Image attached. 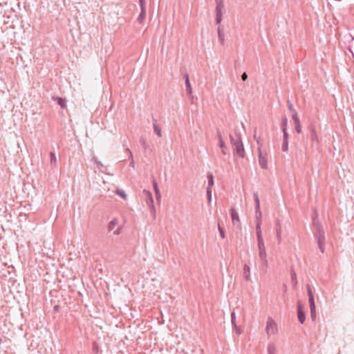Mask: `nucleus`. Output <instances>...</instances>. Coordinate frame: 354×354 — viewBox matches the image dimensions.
I'll list each match as a JSON object with an SVG mask.
<instances>
[{"label": "nucleus", "instance_id": "09e8293b", "mask_svg": "<svg viewBox=\"0 0 354 354\" xmlns=\"http://www.w3.org/2000/svg\"><path fill=\"white\" fill-rule=\"evenodd\" d=\"M1 344V339L0 338V344Z\"/></svg>", "mask_w": 354, "mask_h": 354}, {"label": "nucleus", "instance_id": "e433bc0d", "mask_svg": "<svg viewBox=\"0 0 354 354\" xmlns=\"http://www.w3.org/2000/svg\"><path fill=\"white\" fill-rule=\"evenodd\" d=\"M127 151L129 153L130 158H131V161L130 162V166L134 168L135 166H134V161H133V159L132 153H131V151L129 149H127Z\"/></svg>", "mask_w": 354, "mask_h": 354}, {"label": "nucleus", "instance_id": "5701e85b", "mask_svg": "<svg viewBox=\"0 0 354 354\" xmlns=\"http://www.w3.org/2000/svg\"><path fill=\"white\" fill-rule=\"evenodd\" d=\"M50 161L52 166H55L57 164V158L54 152H50Z\"/></svg>", "mask_w": 354, "mask_h": 354}, {"label": "nucleus", "instance_id": "f257e3e1", "mask_svg": "<svg viewBox=\"0 0 354 354\" xmlns=\"http://www.w3.org/2000/svg\"><path fill=\"white\" fill-rule=\"evenodd\" d=\"M258 256L261 262V269L266 270L268 266L267 252L264 241L257 242Z\"/></svg>", "mask_w": 354, "mask_h": 354}, {"label": "nucleus", "instance_id": "f704fd0d", "mask_svg": "<svg viewBox=\"0 0 354 354\" xmlns=\"http://www.w3.org/2000/svg\"><path fill=\"white\" fill-rule=\"evenodd\" d=\"M287 124H288L287 118H283V120H282V123H281L282 130L283 129H287Z\"/></svg>", "mask_w": 354, "mask_h": 354}, {"label": "nucleus", "instance_id": "c9c22d12", "mask_svg": "<svg viewBox=\"0 0 354 354\" xmlns=\"http://www.w3.org/2000/svg\"><path fill=\"white\" fill-rule=\"evenodd\" d=\"M283 140H288V133L287 129H283Z\"/></svg>", "mask_w": 354, "mask_h": 354}, {"label": "nucleus", "instance_id": "473e14b6", "mask_svg": "<svg viewBox=\"0 0 354 354\" xmlns=\"http://www.w3.org/2000/svg\"><path fill=\"white\" fill-rule=\"evenodd\" d=\"M292 120H294L295 124L300 123L297 112H295V113L292 114Z\"/></svg>", "mask_w": 354, "mask_h": 354}, {"label": "nucleus", "instance_id": "f3484780", "mask_svg": "<svg viewBox=\"0 0 354 354\" xmlns=\"http://www.w3.org/2000/svg\"><path fill=\"white\" fill-rule=\"evenodd\" d=\"M207 180H208V185H207V188H209V189H212V188L214 185V176L212 173H208Z\"/></svg>", "mask_w": 354, "mask_h": 354}, {"label": "nucleus", "instance_id": "20e7f679", "mask_svg": "<svg viewBox=\"0 0 354 354\" xmlns=\"http://www.w3.org/2000/svg\"><path fill=\"white\" fill-rule=\"evenodd\" d=\"M230 141L233 146L234 151L239 157L243 158L245 156V151L241 139L239 138L235 139L232 136H230Z\"/></svg>", "mask_w": 354, "mask_h": 354}, {"label": "nucleus", "instance_id": "4c0bfd02", "mask_svg": "<svg viewBox=\"0 0 354 354\" xmlns=\"http://www.w3.org/2000/svg\"><path fill=\"white\" fill-rule=\"evenodd\" d=\"M233 327H234V330H235V333H236L238 335H241V334L242 333V330H241V328L239 326H238L237 325H236V326H233Z\"/></svg>", "mask_w": 354, "mask_h": 354}, {"label": "nucleus", "instance_id": "37998d69", "mask_svg": "<svg viewBox=\"0 0 354 354\" xmlns=\"http://www.w3.org/2000/svg\"><path fill=\"white\" fill-rule=\"evenodd\" d=\"M248 78V75L245 73H243L241 75V79L243 81H245Z\"/></svg>", "mask_w": 354, "mask_h": 354}, {"label": "nucleus", "instance_id": "2f4dec72", "mask_svg": "<svg viewBox=\"0 0 354 354\" xmlns=\"http://www.w3.org/2000/svg\"><path fill=\"white\" fill-rule=\"evenodd\" d=\"M216 8H223L224 3L223 0H215Z\"/></svg>", "mask_w": 354, "mask_h": 354}, {"label": "nucleus", "instance_id": "4468645a", "mask_svg": "<svg viewBox=\"0 0 354 354\" xmlns=\"http://www.w3.org/2000/svg\"><path fill=\"white\" fill-rule=\"evenodd\" d=\"M153 187L155 192L156 199L160 200L161 198V195L158 188V183L156 180L153 181Z\"/></svg>", "mask_w": 354, "mask_h": 354}, {"label": "nucleus", "instance_id": "58836bf2", "mask_svg": "<svg viewBox=\"0 0 354 354\" xmlns=\"http://www.w3.org/2000/svg\"><path fill=\"white\" fill-rule=\"evenodd\" d=\"M295 130L298 133H300L301 131V123L295 124Z\"/></svg>", "mask_w": 354, "mask_h": 354}, {"label": "nucleus", "instance_id": "ddd939ff", "mask_svg": "<svg viewBox=\"0 0 354 354\" xmlns=\"http://www.w3.org/2000/svg\"><path fill=\"white\" fill-rule=\"evenodd\" d=\"M53 100L54 101H57L58 104L62 108L65 109L66 107V100L63 99L60 97H53Z\"/></svg>", "mask_w": 354, "mask_h": 354}, {"label": "nucleus", "instance_id": "f8f14e48", "mask_svg": "<svg viewBox=\"0 0 354 354\" xmlns=\"http://www.w3.org/2000/svg\"><path fill=\"white\" fill-rule=\"evenodd\" d=\"M256 234H257V242L263 241L262 230H261V225H256Z\"/></svg>", "mask_w": 354, "mask_h": 354}, {"label": "nucleus", "instance_id": "a878e982", "mask_svg": "<svg viewBox=\"0 0 354 354\" xmlns=\"http://www.w3.org/2000/svg\"><path fill=\"white\" fill-rule=\"evenodd\" d=\"M185 85H186V90H187V93L192 94V88L189 80H187V82H185Z\"/></svg>", "mask_w": 354, "mask_h": 354}, {"label": "nucleus", "instance_id": "412c9836", "mask_svg": "<svg viewBox=\"0 0 354 354\" xmlns=\"http://www.w3.org/2000/svg\"><path fill=\"white\" fill-rule=\"evenodd\" d=\"M118 219L114 218L111 220L108 224V230L109 231H112L114 230L115 225L118 224Z\"/></svg>", "mask_w": 354, "mask_h": 354}, {"label": "nucleus", "instance_id": "cd10ccee", "mask_svg": "<svg viewBox=\"0 0 354 354\" xmlns=\"http://www.w3.org/2000/svg\"><path fill=\"white\" fill-rule=\"evenodd\" d=\"M218 140H219V146L221 149H225V145L224 140L222 138L221 133H218Z\"/></svg>", "mask_w": 354, "mask_h": 354}, {"label": "nucleus", "instance_id": "4be33fe9", "mask_svg": "<svg viewBox=\"0 0 354 354\" xmlns=\"http://www.w3.org/2000/svg\"><path fill=\"white\" fill-rule=\"evenodd\" d=\"M307 292H308V302H314L315 301L314 295H313V293L310 288V286L309 285H307Z\"/></svg>", "mask_w": 354, "mask_h": 354}, {"label": "nucleus", "instance_id": "49530a36", "mask_svg": "<svg viewBox=\"0 0 354 354\" xmlns=\"http://www.w3.org/2000/svg\"><path fill=\"white\" fill-rule=\"evenodd\" d=\"M54 310H55V311H58V310H59V306H54Z\"/></svg>", "mask_w": 354, "mask_h": 354}, {"label": "nucleus", "instance_id": "a19ab883", "mask_svg": "<svg viewBox=\"0 0 354 354\" xmlns=\"http://www.w3.org/2000/svg\"><path fill=\"white\" fill-rule=\"evenodd\" d=\"M288 109L292 113V114L295 113V112H296V111L294 109L292 106V104L290 102H288Z\"/></svg>", "mask_w": 354, "mask_h": 354}, {"label": "nucleus", "instance_id": "9d476101", "mask_svg": "<svg viewBox=\"0 0 354 354\" xmlns=\"http://www.w3.org/2000/svg\"><path fill=\"white\" fill-rule=\"evenodd\" d=\"M223 8H216L215 10H216V22L217 24H220L221 21H222V18H223V13H222V10H223Z\"/></svg>", "mask_w": 354, "mask_h": 354}, {"label": "nucleus", "instance_id": "6e6552de", "mask_svg": "<svg viewBox=\"0 0 354 354\" xmlns=\"http://www.w3.org/2000/svg\"><path fill=\"white\" fill-rule=\"evenodd\" d=\"M230 214L232 217V221L233 225H236L240 223V219L238 212L234 208H232L230 209Z\"/></svg>", "mask_w": 354, "mask_h": 354}, {"label": "nucleus", "instance_id": "b1692460", "mask_svg": "<svg viewBox=\"0 0 354 354\" xmlns=\"http://www.w3.org/2000/svg\"><path fill=\"white\" fill-rule=\"evenodd\" d=\"M115 193L117 195H118L119 196H120L121 198H122L123 199H127V194L125 193V192L122 189H118L116 191H115Z\"/></svg>", "mask_w": 354, "mask_h": 354}, {"label": "nucleus", "instance_id": "ea45409f", "mask_svg": "<svg viewBox=\"0 0 354 354\" xmlns=\"http://www.w3.org/2000/svg\"><path fill=\"white\" fill-rule=\"evenodd\" d=\"M311 138L313 140H317V134L315 130L312 131Z\"/></svg>", "mask_w": 354, "mask_h": 354}, {"label": "nucleus", "instance_id": "7ed1b4c3", "mask_svg": "<svg viewBox=\"0 0 354 354\" xmlns=\"http://www.w3.org/2000/svg\"><path fill=\"white\" fill-rule=\"evenodd\" d=\"M266 333L268 337L276 335L278 333L277 322L270 317L267 319L266 324Z\"/></svg>", "mask_w": 354, "mask_h": 354}, {"label": "nucleus", "instance_id": "79ce46f5", "mask_svg": "<svg viewBox=\"0 0 354 354\" xmlns=\"http://www.w3.org/2000/svg\"><path fill=\"white\" fill-rule=\"evenodd\" d=\"M145 0H140V6L141 9H145Z\"/></svg>", "mask_w": 354, "mask_h": 354}, {"label": "nucleus", "instance_id": "39448f33", "mask_svg": "<svg viewBox=\"0 0 354 354\" xmlns=\"http://www.w3.org/2000/svg\"><path fill=\"white\" fill-rule=\"evenodd\" d=\"M258 160L263 169L268 168V153L266 150H262L261 147L258 148Z\"/></svg>", "mask_w": 354, "mask_h": 354}, {"label": "nucleus", "instance_id": "0eeeda50", "mask_svg": "<svg viewBox=\"0 0 354 354\" xmlns=\"http://www.w3.org/2000/svg\"><path fill=\"white\" fill-rule=\"evenodd\" d=\"M304 307L300 304H297V316L301 324H304L306 319V315L304 311Z\"/></svg>", "mask_w": 354, "mask_h": 354}, {"label": "nucleus", "instance_id": "a211bd4d", "mask_svg": "<svg viewBox=\"0 0 354 354\" xmlns=\"http://www.w3.org/2000/svg\"><path fill=\"white\" fill-rule=\"evenodd\" d=\"M268 354H277V348L273 343H270L268 344Z\"/></svg>", "mask_w": 354, "mask_h": 354}, {"label": "nucleus", "instance_id": "7c9ffc66", "mask_svg": "<svg viewBox=\"0 0 354 354\" xmlns=\"http://www.w3.org/2000/svg\"><path fill=\"white\" fill-rule=\"evenodd\" d=\"M277 237L278 241L280 242L281 239V226H279L277 229Z\"/></svg>", "mask_w": 354, "mask_h": 354}, {"label": "nucleus", "instance_id": "393cba45", "mask_svg": "<svg viewBox=\"0 0 354 354\" xmlns=\"http://www.w3.org/2000/svg\"><path fill=\"white\" fill-rule=\"evenodd\" d=\"M146 16L145 9H141L140 14L138 18V20L140 23H142L145 19Z\"/></svg>", "mask_w": 354, "mask_h": 354}, {"label": "nucleus", "instance_id": "c756f323", "mask_svg": "<svg viewBox=\"0 0 354 354\" xmlns=\"http://www.w3.org/2000/svg\"><path fill=\"white\" fill-rule=\"evenodd\" d=\"M207 196L208 203L209 204L212 201V189H209V188H207Z\"/></svg>", "mask_w": 354, "mask_h": 354}, {"label": "nucleus", "instance_id": "72a5a7b5", "mask_svg": "<svg viewBox=\"0 0 354 354\" xmlns=\"http://www.w3.org/2000/svg\"><path fill=\"white\" fill-rule=\"evenodd\" d=\"M218 231H219L221 238L224 239L225 238V232H224V230L221 227L219 223H218Z\"/></svg>", "mask_w": 354, "mask_h": 354}, {"label": "nucleus", "instance_id": "c85d7f7f", "mask_svg": "<svg viewBox=\"0 0 354 354\" xmlns=\"http://www.w3.org/2000/svg\"><path fill=\"white\" fill-rule=\"evenodd\" d=\"M231 322L233 326H236V314L234 312H232L231 313Z\"/></svg>", "mask_w": 354, "mask_h": 354}, {"label": "nucleus", "instance_id": "6ab92c4d", "mask_svg": "<svg viewBox=\"0 0 354 354\" xmlns=\"http://www.w3.org/2000/svg\"><path fill=\"white\" fill-rule=\"evenodd\" d=\"M254 198L255 202V211L260 210V200L257 193L254 194Z\"/></svg>", "mask_w": 354, "mask_h": 354}, {"label": "nucleus", "instance_id": "dca6fc26", "mask_svg": "<svg viewBox=\"0 0 354 354\" xmlns=\"http://www.w3.org/2000/svg\"><path fill=\"white\" fill-rule=\"evenodd\" d=\"M217 32H218V39H219L221 44H223L225 42V35H224V32L221 27L218 28Z\"/></svg>", "mask_w": 354, "mask_h": 354}, {"label": "nucleus", "instance_id": "f03ea898", "mask_svg": "<svg viewBox=\"0 0 354 354\" xmlns=\"http://www.w3.org/2000/svg\"><path fill=\"white\" fill-rule=\"evenodd\" d=\"M316 230L315 236L317 240L320 251L324 253L325 251V233L322 226L319 223L315 224Z\"/></svg>", "mask_w": 354, "mask_h": 354}, {"label": "nucleus", "instance_id": "1a4fd4ad", "mask_svg": "<svg viewBox=\"0 0 354 354\" xmlns=\"http://www.w3.org/2000/svg\"><path fill=\"white\" fill-rule=\"evenodd\" d=\"M153 131L155 132V133L158 136V137H162V131H161V128L160 127V125L157 123V120L153 118Z\"/></svg>", "mask_w": 354, "mask_h": 354}, {"label": "nucleus", "instance_id": "9b49d317", "mask_svg": "<svg viewBox=\"0 0 354 354\" xmlns=\"http://www.w3.org/2000/svg\"><path fill=\"white\" fill-rule=\"evenodd\" d=\"M309 306H310V317L313 319V321H315L316 319V316H317L315 301L309 302Z\"/></svg>", "mask_w": 354, "mask_h": 354}, {"label": "nucleus", "instance_id": "423d86ee", "mask_svg": "<svg viewBox=\"0 0 354 354\" xmlns=\"http://www.w3.org/2000/svg\"><path fill=\"white\" fill-rule=\"evenodd\" d=\"M142 195L145 201L151 210V214H155L156 209L154 206V201L151 193L146 189L142 191Z\"/></svg>", "mask_w": 354, "mask_h": 354}, {"label": "nucleus", "instance_id": "a18cd8bd", "mask_svg": "<svg viewBox=\"0 0 354 354\" xmlns=\"http://www.w3.org/2000/svg\"><path fill=\"white\" fill-rule=\"evenodd\" d=\"M184 78H185V82H187V80H189V75H188L187 73H186V74L184 75Z\"/></svg>", "mask_w": 354, "mask_h": 354}, {"label": "nucleus", "instance_id": "c03bdc74", "mask_svg": "<svg viewBox=\"0 0 354 354\" xmlns=\"http://www.w3.org/2000/svg\"><path fill=\"white\" fill-rule=\"evenodd\" d=\"M120 233V227H118L116 230H115V231L113 232V234H114L115 235H118Z\"/></svg>", "mask_w": 354, "mask_h": 354}, {"label": "nucleus", "instance_id": "2eb2a0df", "mask_svg": "<svg viewBox=\"0 0 354 354\" xmlns=\"http://www.w3.org/2000/svg\"><path fill=\"white\" fill-rule=\"evenodd\" d=\"M243 274L247 281L250 279V266L245 264L243 267Z\"/></svg>", "mask_w": 354, "mask_h": 354}, {"label": "nucleus", "instance_id": "bb28decb", "mask_svg": "<svg viewBox=\"0 0 354 354\" xmlns=\"http://www.w3.org/2000/svg\"><path fill=\"white\" fill-rule=\"evenodd\" d=\"M281 149L283 151H288V140H283V143L281 145Z\"/></svg>", "mask_w": 354, "mask_h": 354}, {"label": "nucleus", "instance_id": "de8ad7c7", "mask_svg": "<svg viewBox=\"0 0 354 354\" xmlns=\"http://www.w3.org/2000/svg\"><path fill=\"white\" fill-rule=\"evenodd\" d=\"M222 149V153L225 155L226 154V152L225 151V149Z\"/></svg>", "mask_w": 354, "mask_h": 354}, {"label": "nucleus", "instance_id": "aec40b11", "mask_svg": "<svg viewBox=\"0 0 354 354\" xmlns=\"http://www.w3.org/2000/svg\"><path fill=\"white\" fill-rule=\"evenodd\" d=\"M255 216H256V225H261L262 221V213L261 210L255 211Z\"/></svg>", "mask_w": 354, "mask_h": 354}]
</instances>
